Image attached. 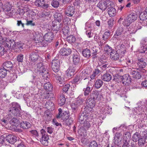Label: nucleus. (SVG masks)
Segmentation results:
<instances>
[{
  "instance_id": "36",
  "label": "nucleus",
  "mask_w": 147,
  "mask_h": 147,
  "mask_svg": "<svg viewBox=\"0 0 147 147\" xmlns=\"http://www.w3.org/2000/svg\"><path fill=\"white\" fill-rule=\"evenodd\" d=\"M25 13V9L20 8H18L16 11L15 18H18L19 17V16H21L20 17L22 18L21 16H23Z\"/></svg>"
},
{
  "instance_id": "31",
  "label": "nucleus",
  "mask_w": 147,
  "mask_h": 147,
  "mask_svg": "<svg viewBox=\"0 0 147 147\" xmlns=\"http://www.w3.org/2000/svg\"><path fill=\"white\" fill-rule=\"evenodd\" d=\"M86 129H84L83 127H81L78 130V132L79 135L82 138L86 137L87 134Z\"/></svg>"
},
{
  "instance_id": "6",
  "label": "nucleus",
  "mask_w": 147,
  "mask_h": 147,
  "mask_svg": "<svg viewBox=\"0 0 147 147\" xmlns=\"http://www.w3.org/2000/svg\"><path fill=\"white\" fill-rule=\"evenodd\" d=\"M29 60L30 63L32 64L33 63L36 62L40 58L39 55L34 51L29 53Z\"/></svg>"
},
{
  "instance_id": "3",
  "label": "nucleus",
  "mask_w": 147,
  "mask_h": 147,
  "mask_svg": "<svg viewBox=\"0 0 147 147\" xmlns=\"http://www.w3.org/2000/svg\"><path fill=\"white\" fill-rule=\"evenodd\" d=\"M95 101L90 99V97L88 96L86 100V105L84 108V111L89 113L92 111L95 106Z\"/></svg>"
},
{
  "instance_id": "50",
  "label": "nucleus",
  "mask_w": 147,
  "mask_h": 147,
  "mask_svg": "<svg viewBox=\"0 0 147 147\" xmlns=\"http://www.w3.org/2000/svg\"><path fill=\"white\" fill-rule=\"evenodd\" d=\"M62 31L63 34L65 35H69V27L67 26H64L62 29Z\"/></svg>"
},
{
  "instance_id": "40",
  "label": "nucleus",
  "mask_w": 147,
  "mask_h": 147,
  "mask_svg": "<svg viewBox=\"0 0 147 147\" xmlns=\"http://www.w3.org/2000/svg\"><path fill=\"white\" fill-rule=\"evenodd\" d=\"M23 44L19 42L16 43L14 41L13 46V49H18L21 50L23 49Z\"/></svg>"
},
{
  "instance_id": "23",
  "label": "nucleus",
  "mask_w": 147,
  "mask_h": 147,
  "mask_svg": "<svg viewBox=\"0 0 147 147\" xmlns=\"http://www.w3.org/2000/svg\"><path fill=\"white\" fill-rule=\"evenodd\" d=\"M16 137L14 135H9L6 137V140L10 144H13L16 141Z\"/></svg>"
},
{
  "instance_id": "33",
  "label": "nucleus",
  "mask_w": 147,
  "mask_h": 147,
  "mask_svg": "<svg viewBox=\"0 0 147 147\" xmlns=\"http://www.w3.org/2000/svg\"><path fill=\"white\" fill-rule=\"evenodd\" d=\"M45 89L48 92H51L53 90V87L49 82L45 83L43 86Z\"/></svg>"
},
{
  "instance_id": "4",
  "label": "nucleus",
  "mask_w": 147,
  "mask_h": 147,
  "mask_svg": "<svg viewBox=\"0 0 147 147\" xmlns=\"http://www.w3.org/2000/svg\"><path fill=\"white\" fill-rule=\"evenodd\" d=\"M113 3L110 0H103L100 1L97 5V6L103 11L106 10L109 6H113Z\"/></svg>"
},
{
  "instance_id": "46",
  "label": "nucleus",
  "mask_w": 147,
  "mask_h": 147,
  "mask_svg": "<svg viewBox=\"0 0 147 147\" xmlns=\"http://www.w3.org/2000/svg\"><path fill=\"white\" fill-rule=\"evenodd\" d=\"M143 26H147V23H144L143 22L142 23L140 22H136V31L138 30L141 29Z\"/></svg>"
},
{
  "instance_id": "58",
  "label": "nucleus",
  "mask_w": 147,
  "mask_h": 147,
  "mask_svg": "<svg viewBox=\"0 0 147 147\" xmlns=\"http://www.w3.org/2000/svg\"><path fill=\"white\" fill-rule=\"evenodd\" d=\"M44 3L45 0H36L34 3L36 6L41 7Z\"/></svg>"
},
{
  "instance_id": "15",
  "label": "nucleus",
  "mask_w": 147,
  "mask_h": 147,
  "mask_svg": "<svg viewBox=\"0 0 147 147\" xmlns=\"http://www.w3.org/2000/svg\"><path fill=\"white\" fill-rule=\"evenodd\" d=\"M76 67V65H72L67 70V75L68 78H71L74 75Z\"/></svg>"
},
{
  "instance_id": "32",
  "label": "nucleus",
  "mask_w": 147,
  "mask_h": 147,
  "mask_svg": "<svg viewBox=\"0 0 147 147\" xmlns=\"http://www.w3.org/2000/svg\"><path fill=\"white\" fill-rule=\"evenodd\" d=\"M83 96L82 95H79L78 98L76 99L75 102L77 104V105L79 106L82 105L85 100L83 98Z\"/></svg>"
},
{
  "instance_id": "55",
  "label": "nucleus",
  "mask_w": 147,
  "mask_h": 147,
  "mask_svg": "<svg viewBox=\"0 0 147 147\" xmlns=\"http://www.w3.org/2000/svg\"><path fill=\"white\" fill-rule=\"evenodd\" d=\"M11 118H12L10 117V116H9L7 114L6 116V117L1 120V122L3 123V124H7L8 123L9 120Z\"/></svg>"
},
{
  "instance_id": "27",
  "label": "nucleus",
  "mask_w": 147,
  "mask_h": 147,
  "mask_svg": "<svg viewBox=\"0 0 147 147\" xmlns=\"http://www.w3.org/2000/svg\"><path fill=\"white\" fill-rule=\"evenodd\" d=\"M127 17L132 22H133L136 20L138 16L136 12H131L130 13Z\"/></svg>"
},
{
  "instance_id": "57",
  "label": "nucleus",
  "mask_w": 147,
  "mask_h": 147,
  "mask_svg": "<svg viewBox=\"0 0 147 147\" xmlns=\"http://www.w3.org/2000/svg\"><path fill=\"white\" fill-rule=\"evenodd\" d=\"M110 35V32L109 31L107 30L105 31L103 35L102 39L104 40H106L109 36Z\"/></svg>"
},
{
  "instance_id": "25",
  "label": "nucleus",
  "mask_w": 147,
  "mask_h": 147,
  "mask_svg": "<svg viewBox=\"0 0 147 147\" xmlns=\"http://www.w3.org/2000/svg\"><path fill=\"white\" fill-rule=\"evenodd\" d=\"M110 57L112 60H117L119 59V53L116 51L113 50L112 51H110Z\"/></svg>"
},
{
  "instance_id": "62",
  "label": "nucleus",
  "mask_w": 147,
  "mask_h": 147,
  "mask_svg": "<svg viewBox=\"0 0 147 147\" xmlns=\"http://www.w3.org/2000/svg\"><path fill=\"white\" fill-rule=\"evenodd\" d=\"M63 22L65 24L69 25L71 23V19L68 17L65 16Z\"/></svg>"
},
{
  "instance_id": "34",
  "label": "nucleus",
  "mask_w": 147,
  "mask_h": 147,
  "mask_svg": "<svg viewBox=\"0 0 147 147\" xmlns=\"http://www.w3.org/2000/svg\"><path fill=\"white\" fill-rule=\"evenodd\" d=\"M65 102V98L64 95L62 94L58 98V105L60 106L63 105Z\"/></svg>"
},
{
  "instance_id": "39",
  "label": "nucleus",
  "mask_w": 147,
  "mask_h": 147,
  "mask_svg": "<svg viewBox=\"0 0 147 147\" xmlns=\"http://www.w3.org/2000/svg\"><path fill=\"white\" fill-rule=\"evenodd\" d=\"M30 79L31 80L30 81L36 86L40 82L39 81V79L34 76H31Z\"/></svg>"
},
{
  "instance_id": "38",
  "label": "nucleus",
  "mask_w": 147,
  "mask_h": 147,
  "mask_svg": "<svg viewBox=\"0 0 147 147\" xmlns=\"http://www.w3.org/2000/svg\"><path fill=\"white\" fill-rule=\"evenodd\" d=\"M103 82L101 79H97L95 82L94 86L95 88L98 89L100 88L103 84Z\"/></svg>"
},
{
  "instance_id": "53",
  "label": "nucleus",
  "mask_w": 147,
  "mask_h": 147,
  "mask_svg": "<svg viewBox=\"0 0 147 147\" xmlns=\"http://www.w3.org/2000/svg\"><path fill=\"white\" fill-rule=\"evenodd\" d=\"M71 107L74 113H76L78 110L79 106L74 102L72 103Z\"/></svg>"
},
{
  "instance_id": "29",
  "label": "nucleus",
  "mask_w": 147,
  "mask_h": 147,
  "mask_svg": "<svg viewBox=\"0 0 147 147\" xmlns=\"http://www.w3.org/2000/svg\"><path fill=\"white\" fill-rule=\"evenodd\" d=\"M139 18L141 20L143 21L144 23H147L146 20L147 19V12L145 10V11L142 12L139 15Z\"/></svg>"
},
{
  "instance_id": "51",
  "label": "nucleus",
  "mask_w": 147,
  "mask_h": 147,
  "mask_svg": "<svg viewBox=\"0 0 147 147\" xmlns=\"http://www.w3.org/2000/svg\"><path fill=\"white\" fill-rule=\"evenodd\" d=\"M92 90V89L91 88L88 86L86 88H84L83 89V90L84 91V95L86 96L89 95Z\"/></svg>"
},
{
  "instance_id": "18",
  "label": "nucleus",
  "mask_w": 147,
  "mask_h": 147,
  "mask_svg": "<svg viewBox=\"0 0 147 147\" xmlns=\"http://www.w3.org/2000/svg\"><path fill=\"white\" fill-rule=\"evenodd\" d=\"M71 52V50L69 47L63 48L60 50L59 53L62 56H67L69 55Z\"/></svg>"
},
{
  "instance_id": "26",
  "label": "nucleus",
  "mask_w": 147,
  "mask_h": 147,
  "mask_svg": "<svg viewBox=\"0 0 147 147\" xmlns=\"http://www.w3.org/2000/svg\"><path fill=\"white\" fill-rule=\"evenodd\" d=\"M9 69H5L2 66L0 68V77L4 78L7 75V72H9Z\"/></svg>"
},
{
  "instance_id": "19",
  "label": "nucleus",
  "mask_w": 147,
  "mask_h": 147,
  "mask_svg": "<svg viewBox=\"0 0 147 147\" xmlns=\"http://www.w3.org/2000/svg\"><path fill=\"white\" fill-rule=\"evenodd\" d=\"M54 34L52 32H49L46 33L44 36V39H46L48 43L51 42L54 38Z\"/></svg>"
},
{
  "instance_id": "24",
  "label": "nucleus",
  "mask_w": 147,
  "mask_h": 147,
  "mask_svg": "<svg viewBox=\"0 0 147 147\" xmlns=\"http://www.w3.org/2000/svg\"><path fill=\"white\" fill-rule=\"evenodd\" d=\"M111 73H109L107 72L104 74L102 76V80L109 82L112 79V76Z\"/></svg>"
},
{
  "instance_id": "42",
  "label": "nucleus",
  "mask_w": 147,
  "mask_h": 147,
  "mask_svg": "<svg viewBox=\"0 0 147 147\" xmlns=\"http://www.w3.org/2000/svg\"><path fill=\"white\" fill-rule=\"evenodd\" d=\"M81 127H83L84 129L88 130L91 127V125L89 121L88 120L84 121V123H82Z\"/></svg>"
},
{
  "instance_id": "52",
  "label": "nucleus",
  "mask_w": 147,
  "mask_h": 147,
  "mask_svg": "<svg viewBox=\"0 0 147 147\" xmlns=\"http://www.w3.org/2000/svg\"><path fill=\"white\" fill-rule=\"evenodd\" d=\"M67 41L70 43L72 44L76 40V38L73 35H70L67 38Z\"/></svg>"
},
{
  "instance_id": "8",
  "label": "nucleus",
  "mask_w": 147,
  "mask_h": 147,
  "mask_svg": "<svg viewBox=\"0 0 147 147\" xmlns=\"http://www.w3.org/2000/svg\"><path fill=\"white\" fill-rule=\"evenodd\" d=\"M90 98L93 99L94 101L95 100H99L103 98V96L100 92H99L96 90L92 91L90 94Z\"/></svg>"
},
{
  "instance_id": "12",
  "label": "nucleus",
  "mask_w": 147,
  "mask_h": 147,
  "mask_svg": "<svg viewBox=\"0 0 147 147\" xmlns=\"http://www.w3.org/2000/svg\"><path fill=\"white\" fill-rule=\"evenodd\" d=\"M121 81L122 84L124 85L128 86L131 82V79L129 75L128 74H125L122 77Z\"/></svg>"
},
{
  "instance_id": "11",
  "label": "nucleus",
  "mask_w": 147,
  "mask_h": 147,
  "mask_svg": "<svg viewBox=\"0 0 147 147\" xmlns=\"http://www.w3.org/2000/svg\"><path fill=\"white\" fill-rule=\"evenodd\" d=\"M33 40L34 42L36 43H39L42 41V39L44 38L42 34L41 33H39L38 32H34L33 33Z\"/></svg>"
},
{
  "instance_id": "30",
  "label": "nucleus",
  "mask_w": 147,
  "mask_h": 147,
  "mask_svg": "<svg viewBox=\"0 0 147 147\" xmlns=\"http://www.w3.org/2000/svg\"><path fill=\"white\" fill-rule=\"evenodd\" d=\"M31 127V124L26 121H23L20 123V127L23 129H27Z\"/></svg>"
},
{
  "instance_id": "5",
  "label": "nucleus",
  "mask_w": 147,
  "mask_h": 147,
  "mask_svg": "<svg viewBox=\"0 0 147 147\" xmlns=\"http://www.w3.org/2000/svg\"><path fill=\"white\" fill-rule=\"evenodd\" d=\"M60 66V63L59 60L54 59L52 61L51 67L52 70L54 72L53 74L60 73V72L59 71Z\"/></svg>"
},
{
  "instance_id": "1",
  "label": "nucleus",
  "mask_w": 147,
  "mask_h": 147,
  "mask_svg": "<svg viewBox=\"0 0 147 147\" xmlns=\"http://www.w3.org/2000/svg\"><path fill=\"white\" fill-rule=\"evenodd\" d=\"M10 107L8 112L9 116L11 118L13 117H21L22 116L21 106L18 103L11 102L10 104Z\"/></svg>"
},
{
  "instance_id": "44",
  "label": "nucleus",
  "mask_w": 147,
  "mask_h": 147,
  "mask_svg": "<svg viewBox=\"0 0 147 147\" xmlns=\"http://www.w3.org/2000/svg\"><path fill=\"white\" fill-rule=\"evenodd\" d=\"M63 16L61 13H56L54 15V18L59 22H61L63 19Z\"/></svg>"
},
{
  "instance_id": "47",
  "label": "nucleus",
  "mask_w": 147,
  "mask_h": 147,
  "mask_svg": "<svg viewBox=\"0 0 147 147\" xmlns=\"http://www.w3.org/2000/svg\"><path fill=\"white\" fill-rule=\"evenodd\" d=\"M132 23V22L129 18H128V17L127 16L124 18V20L122 22V24L125 26H128Z\"/></svg>"
},
{
  "instance_id": "63",
  "label": "nucleus",
  "mask_w": 147,
  "mask_h": 147,
  "mask_svg": "<svg viewBox=\"0 0 147 147\" xmlns=\"http://www.w3.org/2000/svg\"><path fill=\"white\" fill-rule=\"evenodd\" d=\"M26 22L25 24L27 26H36L35 23L32 20H29L28 19H26Z\"/></svg>"
},
{
  "instance_id": "59",
  "label": "nucleus",
  "mask_w": 147,
  "mask_h": 147,
  "mask_svg": "<svg viewBox=\"0 0 147 147\" xmlns=\"http://www.w3.org/2000/svg\"><path fill=\"white\" fill-rule=\"evenodd\" d=\"M101 72H102L104 71L108 67L107 64L102 65H98L97 66Z\"/></svg>"
},
{
  "instance_id": "61",
  "label": "nucleus",
  "mask_w": 147,
  "mask_h": 147,
  "mask_svg": "<svg viewBox=\"0 0 147 147\" xmlns=\"http://www.w3.org/2000/svg\"><path fill=\"white\" fill-rule=\"evenodd\" d=\"M114 20L113 18H111L107 21L108 27L110 28H112L114 25Z\"/></svg>"
},
{
  "instance_id": "64",
  "label": "nucleus",
  "mask_w": 147,
  "mask_h": 147,
  "mask_svg": "<svg viewBox=\"0 0 147 147\" xmlns=\"http://www.w3.org/2000/svg\"><path fill=\"white\" fill-rule=\"evenodd\" d=\"M51 4L52 6L55 8H57L59 4V2L56 0L52 1Z\"/></svg>"
},
{
  "instance_id": "49",
  "label": "nucleus",
  "mask_w": 147,
  "mask_h": 147,
  "mask_svg": "<svg viewBox=\"0 0 147 147\" xmlns=\"http://www.w3.org/2000/svg\"><path fill=\"white\" fill-rule=\"evenodd\" d=\"M102 112L104 114H111L112 113V108L109 107H106Z\"/></svg>"
},
{
  "instance_id": "48",
  "label": "nucleus",
  "mask_w": 147,
  "mask_h": 147,
  "mask_svg": "<svg viewBox=\"0 0 147 147\" xmlns=\"http://www.w3.org/2000/svg\"><path fill=\"white\" fill-rule=\"evenodd\" d=\"M140 135L138 132L135 133L132 137V140L134 142H136L139 141L140 139Z\"/></svg>"
},
{
  "instance_id": "9",
  "label": "nucleus",
  "mask_w": 147,
  "mask_h": 147,
  "mask_svg": "<svg viewBox=\"0 0 147 147\" xmlns=\"http://www.w3.org/2000/svg\"><path fill=\"white\" fill-rule=\"evenodd\" d=\"M123 31V28L120 27L118 28L116 30L114 35V37L117 40H119L124 38L123 35L122 34Z\"/></svg>"
},
{
  "instance_id": "13",
  "label": "nucleus",
  "mask_w": 147,
  "mask_h": 147,
  "mask_svg": "<svg viewBox=\"0 0 147 147\" xmlns=\"http://www.w3.org/2000/svg\"><path fill=\"white\" fill-rule=\"evenodd\" d=\"M72 57L74 63V64L72 65H75L78 67V65L80 61V54L76 51L72 55Z\"/></svg>"
},
{
  "instance_id": "2",
  "label": "nucleus",
  "mask_w": 147,
  "mask_h": 147,
  "mask_svg": "<svg viewBox=\"0 0 147 147\" xmlns=\"http://www.w3.org/2000/svg\"><path fill=\"white\" fill-rule=\"evenodd\" d=\"M35 71L36 73L41 74L44 79L47 80V78H49V72L42 62H40L36 64L35 68Z\"/></svg>"
},
{
  "instance_id": "10",
  "label": "nucleus",
  "mask_w": 147,
  "mask_h": 147,
  "mask_svg": "<svg viewBox=\"0 0 147 147\" xmlns=\"http://www.w3.org/2000/svg\"><path fill=\"white\" fill-rule=\"evenodd\" d=\"M5 40L3 39V43L1 45H3L6 48L9 49L10 48H12L14 43V40L13 39H11L8 38H5Z\"/></svg>"
},
{
  "instance_id": "45",
  "label": "nucleus",
  "mask_w": 147,
  "mask_h": 147,
  "mask_svg": "<svg viewBox=\"0 0 147 147\" xmlns=\"http://www.w3.org/2000/svg\"><path fill=\"white\" fill-rule=\"evenodd\" d=\"M3 67L7 69L12 68L13 67V64L10 61L5 62L3 64Z\"/></svg>"
},
{
  "instance_id": "14",
  "label": "nucleus",
  "mask_w": 147,
  "mask_h": 147,
  "mask_svg": "<svg viewBox=\"0 0 147 147\" xmlns=\"http://www.w3.org/2000/svg\"><path fill=\"white\" fill-rule=\"evenodd\" d=\"M88 113L86 112H83L80 113L79 115L78 122L80 124L84 123V121L88 120Z\"/></svg>"
},
{
  "instance_id": "60",
  "label": "nucleus",
  "mask_w": 147,
  "mask_h": 147,
  "mask_svg": "<svg viewBox=\"0 0 147 147\" xmlns=\"http://www.w3.org/2000/svg\"><path fill=\"white\" fill-rule=\"evenodd\" d=\"M122 76H121L117 74H116L113 75V80H114L115 82H119L120 79L121 80Z\"/></svg>"
},
{
  "instance_id": "21",
  "label": "nucleus",
  "mask_w": 147,
  "mask_h": 147,
  "mask_svg": "<svg viewBox=\"0 0 147 147\" xmlns=\"http://www.w3.org/2000/svg\"><path fill=\"white\" fill-rule=\"evenodd\" d=\"M130 75H131L132 77L136 79H139L141 78V74L137 71L131 69L130 71Z\"/></svg>"
},
{
  "instance_id": "35",
  "label": "nucleus",
  "mask_w": 147,
  "mask_h": 147,
  "mask_svg": "<svg viewBox=\"0 0 147 147\" xmlns=\"http://www.w3.org/2000/svg\"><path fill=\"white\" fill-rule=\"evenodd\" d=\"M82 53L84 57L87 58L90 57L91 55L90 51L87 48L84 49L82 52Z\"/></svg>"
},
{
  "instance_id": "7",
  "label": "nucleus",
  "mask_w": 147,
  "mask_h": 147,
  "mask_svg": "<svg viewBox=\"0 0 147 147\" xmlns=\"http://www.w3.org/2000/svg\"><path fill=\"white\" fill-rule=\"evenodd\" d=\"M40 133L42 135V137L41 139H40V141L43 145H47L49 139V136L45 130L43 129L40 130Z\"/></svg>"
},
{
  "instance_id": "17",
  "label": "nucleus",
  "mask_w": 147,
  "mask_h": 147,
  "mask_svg": "<svg viewBox=\"0 0 147 147\" xmlns=\"http://www.w3.org/2000/svg\"><path fill=\"white\" fill-rule=\"evenodd\" d=\"M60 73L57 74H53V76L55 77L57 83L60 84V86H61L63 84H64L65 81L64 79L60 76Z\"/></svg>"
},
{
  "instance_id": "54",
  "label": "nucleus",
  "mask_w": 147,
  "mask_h": 147,
  "mask_svg": "<svg viewBox=\"0 0 147 147\" xmlns=\"http://www.w3.org/2000/svg\"><path fill=\"white\" fill-rule=\"evenodd\" d=\"M81 76L79 74H78L73 79L71 82L73 84H75L78 82L81 78Z\"/></svg>"
},
{
  "instance_id": "22",
  "label": "nucleus",
  "mask_w": 147,
  "mask_h": 147,
  "mask_svg": "<svg viewBox=\"0 0 147 147\" xmlns=\"http://www.w3.org/2000/svg\"><path fill=\"white\" fill-rule=\"evenodd\" d=\"M75 8L74 7L71 6H69L65 12V14L69 17H72L75 12Z\"/></svg>"
},
{
  "instance_id": "16",
  "label": "nucleus",
  "mask_w": 147,
  "mask_h": 147,
  "mask_svg": "<svg viewBox=\"0 0 147 147\" xmlns=\"http://www.w3.org/2000/svg\"><path fill=\"white\" fill-rule=\"evenodd\" d=\"M115 48L116 51L121 55L124 54L126 51V47L125 45L122 44H119L115 46Z\"/></svg>"
},
{
  "instance_id": "37",
  "label": "nucleus",
  "mask_w": 147,
  "mask_h": 147,
  "mask_svg": "<svg viewBox=\"0 0 147 147\" xmlns=\"http://www.w3.org/2000/svg\"><path fill=\"white\" fill-rule=\"evenodd\" d=\"M69 111H63L60 115V118H61L63 120H66L69 119Z\"/></svg>"
},
{
  "instance_id": "28",
  "label": "nucleus",
  "mask_w": 147,
  "mask_h": 147,
  "mask_svg": "<svg viewBox=\"0 0 147 147\" xmlns=\"http://www.w3.org/2000/svg\"><path fill=\"white\" fill-rule=\"evenodd\" d=\"M108 13L109 16L110 17H113L116 14V10L113 7L110 6L109 7V8L107 9Z\"/></svg>"
},
{
  "instance_id": "56",
  "label": "nucleus",
  "mask_w": 147,
  "mask_h": 147,
  "mask_svg": "<svg viewBox=\"0 0 147 147\" xmlns=\"http://www.w3.org/2000/svg\"><path fill=\"white\" fill-rule=\"evenodd\" d=\"M29 132L31 136L35 138H38L39 135L37 131L36 130H30Z\"/></svg>"
},
{
  "instance_id": "41",
  "label": "nucleus",
  "mask_w": 147,
  "mask_h": 147,
  "mask_svg": "<svg viewBox=\"0 0 147 147\" xmlns=\"http://www.w3.org/2000/svg\"><path fill=\"white\" fill-rule=\"evenodd\" d=\"M123 144L122 147H134L135 144L134 142L131 140L130 141H123Z\"/></svg>"
},
{
  "instance_id": "20",
  "label": "nucleus",
  "mask_w": 147,
  "mask_h": 147,
  "mask_svg": "<svg viewBox=\"0 0 147 147\" xmlns=\"http://www.w3.org/2000/svg\"><path fill=\"white\" fill-rule=\"evenodd\" d=\"M142 47L139 50L140 53H144L147 50V43L145 39L142 40L141 42Z\"/></svg>"
},
{
  "instance_id": "43",
  "label": "nucleus",
  "mask_w": 147,
  "mask_h": 147,
  "mask_svg": "<svg viewBox=\"0 0 147 147\" xmlns=\"http://www.w3.org/2000/svg\"><path fill=\"white\" fill-rule=\"evenodd\" d=\"M123 141H130L129 140L131 137V135L129 132L125 131L123 135Z\"/></svg>"
}]
</instances>
